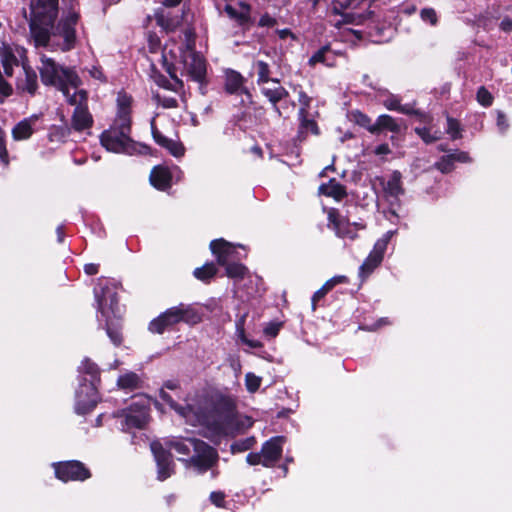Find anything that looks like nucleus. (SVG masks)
<instances>
[{
	"mask_svg": "<svg viewBox=\"0 0 512 512\" xmlns=\"http://www.w3.org/2000/svg\"><path fill=\"white\" fill-rule=\"evenodd\" d=\"M154 100L156 103L163 108H176L178 106V101L175 97L161 95L159 93L154 95Z\"/></svg>",
	"mask_w": 512,
	"mask_h": 512,
	"instance_id": "41",
	"label": "nucleus"
},
{
	"mask_svg": "<svg viewBox=\"0 0 512 512\" xmlns=\"http://www.w3.org/2000/svg\"><path fill=\"white\" fill-rule=\"evenodd\" d=\"M332 12L335 15H339L340 19L336 20L333 24L337 28H341L346 24L360 25L364 24L366 19L372 15V12H368L367 14H356V13H341L340 8L337 5H334L332 8Z\"/></svg>",
	"mask_w": 512,
	"mask_h": 512,
	"instance_id": "22",
	"label": "nucleus"
},
{
	"mask_svg": "<svg viewBox=\"0 0 512 512\" xmlns=\"http://www.w3.org/2000/svg\"><path fill=\"white\" fill-rule=\"evenodd\" d=\"M0 163L2 166L9 165V154L5 143V132L0 128Z\"/></svg>",
	"mask_w": 512,
	"mask_h": 512,
	"instance_id": "44",
	"label": "nucleus"
},
{
	"mask_svg": "<svg viewBox=\"0 0 512 512\" xmlns=\"http://www.w3.org/2000/svg\"><path fill=\"white\" fill-rule=\"evenodd\" d=\"M385 250L381 245L374 244L372 251L359 268V276L366 279L382 262Z\"/></svg>",
	"mask_w": 512,
	"mask_h": 512,
	"instance_id": "18",
	"label": "nucleus"
},
{
	"mask_svg": "<svg viewBox=\"0 0 512 512\" xmlns=\"http://www.w3.org/2000/svg\"><path fill=\"white\" fill-rule=\"evenodd\" d=\"M301 121V128L306 131H311L314 134H318V127L314 120L308 118V112L304 115H299Z\"/></svg>",
	"mask_w": 512,
	"mask_h": 512,
	"instance_id": "46",
	"label": "nucleus"
},
{
	"mask_svg": "<svg viewBox=\"0 0 512 512\" xmlns=\"http://www.w3.org/2000/svg\"><path fill=\"white\" fill-rule=\"evenodd\" d=\"M450 157L452 158L453 163L455 161L463 162V163L470 161V157H469L468 153L463 152V151L450 154Z\"/></svg>",
	"mask_w": 512,
	"mask_h": 512,
	"instance_id": "58",
	"label": "nucleus"
},
{
	"mask_svg": "<svg viewBox=\"0 0 512 512\" xmlns=\"http://www.w3.org/2000/svg\"><path fill=\"white\" fill-rule=\"evenodd\" d=\"M286 442L285 437L276 436L267 440L261 449L265 467H272L280 459L283 451V445Z\"/></svg>",
	"mask_w": 512,
	"mask_h": 512,
	"instance_id": "16",
	"label": "nucleus"
},
{
	"mask_svg": "<svg viewBox=\"0 0 512 512\" xmlns=\"http://www.w3.org/2000/svg\"><path fill=\"white\" fill-rule=\"evenodd\" d=\"M39 120L38 115H32L18 122L12 129V137L15 141L29 139L36 130V124Z\"/></svg>",
	"mask_w": 512,
	"mask_h": 512,
	"instance_id": "19",
	"label": "nucleus"
},
{
	"mask_svg": "<svg viewBox=\"0 0 512 512\" xmlns=\"http://www.w3.org/2000/svg\"><path fill=\"white\" fill-rule=\"evenodd\" d=\"M39 72L44 85H51L59 88L65 83H70L74 88L79 87L81 80L76 72L69 68L58 65L52 58L42 55Z\"/></svg>",
	"mask_w": 512,
	"mask_h": 512,
	"instance_id": "7",
	"label": "nucleus"
},
{
	"mask_svg": "<svg viewBox=\"0 0 512 512\" xmlns=\"http://www.w3.org/2000/svg\"><path fill=\"white\" fill-rule=\"evenodd\" d=\"M201 317L190 305L180 304L171 307L152 320L149 324V330L153 333L161 334L166 329L174 325L185 322L188 324H196L200 322Z\"/></svg>",
	"mask_w": 512,
	"mask_h": 512,
	"instance_id": "6",
	"label": "nucleus"
},
{
	"mask_svg": "<svg viewBox=\"0 0 512 512\" xmlns=\"http://www.w3.org/2000/svg\"><path fill=\"white\" fill-rule=\"evenodd\" d=\"M90 74L94 77V78H97V79H100L102 80L103 79V73L101 70H99L98 68H93L91 71H90Z\"/></svg>",
	"mask_w": 512,
	"mask_h": 512,
	"instance_id": "64",
	"label": "nucleus"
},
{
	"mask_svg": "<svg viewBox=\"0 0 512 512\" xmlns=\"http://www.w3.org/2000/svg\"><path fill=\"white\" fill-rule=\"evenodd\" d=\"M446 131L451 136L452 139L459 138L460 137L459 123L452 118H448Z\"/></svg>",
	"mask_w": 512,
	"mask_h": 512,
	"instance_id": "48",
	"label": "nucleus"
},
{
	"mask_svg": "<svg viewBox=\"0 0 512 512\" xmlns=\"http://www.w3.org/2000/svg\"><path fill=\"white\" fill-rule=\"evenodd\" d=\"M140 379L136 373L129 372L120 376L117 380L119 387L123 389H135L138 387Z\"/></svg>",
	"mask_w": 512,
	"mask_h": 512,
	"instance_id": "36",
	"label": "nucleus"
},
{
	"mask_svg": "<svg viewBox=\"0 0 512 512\" xmlns=\"http://www.w3.org/2000/svg\"><path fill=\"white\" fill-rule=\"evenodd\" d=\"M78 3L71 1L70 9L63 11L62 17L55 25L58 13V0H31L30 4V39L35 47L59 48L70 51L76 45V25L79 14Z\"/></svg>",
	"mask_w": 512,
	"mask_h": 512,
	"instance_id": "1",
	"label": "nucleus"
},
{
	"mask_svg": "<svg viewBox=\"0 0 512 512\" xmlns=\"http://www.w3.org/2000/svg\"><path fill=\"white\" fill-rule=\"evenodd\" d=\"M224 266L226 267L227 276L235 281L244 279L248 274V269L242 264L228 263Z\"/></svg>",
	"mask_w": 512,
	"mask_h": 512,
	"instance_id": "34",
	"label": "nucleus"
},
{
	"mask_svg": "<svg viewBox=\"0 0 512 512\" xmlns=\"http://www.w3.org/2000/svg\"><path fill=\"white\" fill-rule=\"evenodd\" d=\"M246 460L250 465L262 464L264 466V459L261 451L259 453H249L246 457Z\"/></svg>",
	"mask_w": 512,
	"mask_h": 512,
	"instance_id": "53",
	"label": "nucleus"
},
{
	"mask_svg": "<svg viewBox=\"0 0 512 512\" xmlns=\"http://www.w3.org/2000/svg\"><path fill=\"white\" fill-rule=\"evenodd\" d=\"M117 417L120 419V428L124 432L134 428L142 429L148 422V410L143 405L135 404Z\"/></svg>",
	"mask_w": 512,
	"mask_h": 512,
	"instance_id": "12",
	"label": "nucleus"
},
{
	"mask_svg": "<svg viewBox=\"0 0 512 512\" xmlns=\"http://www.w3.org/2000/svg\"><path fill=\"white\" fill-rule=\"evenodd\" d=\"M216 272H217V268L215 267V265L213 263H207L200 268H196L194 270V276L197 279L206 281V280H209L212 277H214Z\"/></svg>",
	"mask_w": 512,
	"mask_h": 512,
	"instance_id": "37",
	"label": "nucleus"
},
{
	"mask_svg": "<svg viewBox=\"0 0 512 512\" xmlns=\"http://www.w3.org/2000/svg\"><path fill=\"white\" fill-rule=\"evenodd\" d=\"M148 60L150 61L151 69L156 71L161 66L171 78H176L174 58L175 55L171 50L167 51V48H161L158 43H154L150 40V51Z\"/></svg>",
	"mask_w": 512,
	"mask_h": 512,
	"instance_id": "9",
	"label": "nucleus"
},
{
	"mask_svg": "<svg viewBox=\"0 0 512 512\" xmlns=\"http://www.w3.org/2000/svg\"><path fill=\"white\" fill-rule=\"evenodd\" d=\"M476 98L478 103L484 107H489L493 103L492 94L484 86L478 89Z\"/></svg>",
	"mask_w": 512,
	"mask_h": 512,
	"instance_id": "42",
	"label": "nucleus"
},
{
	"mask_svg": "<svg viewBox=\"0 0 512 512\" xmlns=\"http://www.w3.org/2000/svg\"><path fill=\"white\" fill-rule=\"evenodd\" d=\"M71 125L75 131H85L92 127L93 117L88 106L75 108L71 118Z\"/></svg>",
	"mask_w": 512,
	"mask_h": 512,
	"instance_id": "21",
	"label": "nucleus"
},
{
	"mask_svg": "<svg viewBox=\"0 0 512 512\" xmlns=\"http://www.w3.org/2000/svg\"><path fill=\"white\" fill-rule=\"evenodd\" d=\"M210 249L217 258L219 265H226L235 259H238L236 247L224 239H216L210 243Z\"/></svg>",
	"mask_w": 512,
	"mask_h": 512,
	"instance_id": "17",
	"label": "nucleus"
},
{
	"mask_svg": "<svg viewBox=\"0 0 512 512\" xmlns=\"http://www.w3.org/2000/svg\"><path fill=\"white\" fill-rule=\"evenodd\" d=\"M401 173L393 171L386 182H383V189L387 197L397 198L403 194L401 185Z\"/></svg>",
	"mask_w": 512,
	"mask_h": 512,
	"instance_id": "29",
	"label": "nucleus"
},
{
	"mask_svg": "<svg viewBox=\"0 0 512 512\" xmlns=\"http://www.w3.org/2000/svg\"><path fill=\"white\" fill-rule=\"evenodd\" d=\"M171 177L172 175L168 168L156 166L150 173V182L155 188L166 190L171 185Z\"/></svg>",
	"mask_w": 512,
	"mask_h": 512,
	"instance_id": "26",
	"label": "nucleus"
},
{
	"mask_svg": "<svg viewBox=\"0 0 512 512\" xmlns=\"http://www.w3.org/2000/svg\"><path fill=\"white\" fill-rule=\"evenodd\" d=\"M328 226L332 227L338 237L350 240L357 237V230L365 228L362 223H350L348 219L341 217L334 208L328 210Z\"/></svg>",
	"mask_w": 512,
	"mask_h": 512,
	"instance_id": "10",
	"label": "nucleus"
},
{
	"mask_svg": "<svg viewBox=\"0 0 512 512\" xmlns=\"http://www.w3.org/2000/svg\"><path fill=\"white\" fill-rule=\"evenodd\" d=\"M160 398L193 426L197 424L213 426L214 432L218 435L232 432L235 403L229 396L216 395L212 400V411L209 413L196 409L192 404H187L186 407L178 405L164 390L160 391Z\"/></svg>",
	"mask_w": 512,
	"mask_h": 512,
	"instance_id": "2",
	"label": "nucleus"
},
{
	"mask_svg": "<svg viewBox=\"0 0 512 512\" xmlns=\"http://www.w3.org/2000/svg\"><path fill=\"white\" fill-rule=\"evenodd\" d=\"M99 265L95 263H89L84 266V271L87 275H95L98 273Z\"/></svg>",
	"mask_w": 512,
	"mask_h": 512,
	"instance_id": "60",
	"label": "nucleus"
},
{
	"mask_svg": "<svg viewBox=\"0 0 512 512\" xmlns=\"http://www.w3.org/2000/svg\"><path fill=\"white\" fill-rule=\"evenodd\" d=\"M497 126L501 132H505L508 128V121L504 113H497Z\"/></svg>",
	"mask_w": 512,
	"mask_h": 512,
	"instance_id": "56",
	"label": "nucleus"
},
{
	"mask_svg": "<svg viewBox=\"0 0 512 512\" xmlns=\"http://www.w3.org/2000/svg\"><path fill=\"white\" fill-rule=\"evenodd\" d=\"M66 98V101L75 108L84 107L88 102L87 92L83 89L74 88L70 83H65L58 88Z\"/></svg>",
	"mask_w": 512,
	"mask_h": 512,
	"instance_id": "20",
	"label": "nucleus"
},
{
	"mask_svg": "<svg viewBox=\"0 0 512 512\" xmlns=\"http://www.w3.org/2000/svg\"><path fill=\"white\" fill-rule=\"evenodd\" d=\"M280 329V325L276 323H270L264 328V334L270 337H275Z\"/></svg>",
	"mask_w": 512,
	"mask_h": 512,
	"instance_id": "57",
	"label": "nucleus"
},
{
	"mask_svg": "<svg viewBox=\"0 0 512 512\" xmlns=\"http://www.w3.org/2000/svg\"><path fill=\"white\" fill-rule=\"evenodd\" d=\"M53 466L56 477L63 482L83 481L91 476L89 470L79 461H66Z\"/></svg>",
	"mask_w": 512,
	"mask_h": 512,
	"instance_id": "11",
	"label": "nucleus"
},
{
	"mask_svg": "<svg viewBox=\"0 0 512 512\" xmlns=\"http://www.w3.org/2000/svg\"><path fill=\"white\" fill-rule=\"evenodd\" d=\"M421 19L425 22L435 25L437 23L436 11L432 8H425L421 11Z\"/></svg>",
	"mask_w": 512,
	"mask_h": 512,
	"instance_id": "50",
	"label": "nucleus"
},
{
	"mask_svg": "<svg viewBox=\"0 0 512 512\" xmlns=\"http://www.w3.org/2000/svg\"><path fill=\"white\" fill-rule=\"evenodd\" d=\"M318 63H322L326 66H334V53L328 46H324L316 51L309 59V64L315 66Z\"/></svg>",
	"mask_w": 512,
	"mask_h": 512,
	"instance_id": "31",
	"label": "nucleus"
},
{
	"mask_svg": "<svg viewBox=\"0 0 512 512\" xmlns=\"http://www.w3.org/2000/svg\"><path fill=\"white\" fill-rule=\"evenodd\" d=\"M152 135L157 144L166 148L173 156L181 157L184 155V147L181 143L168 139L160 131H158L152 123Z\"/></svg>",
	"mask_w": 512,
	"mask_h": 512,
	"instance_id": "25",
	"label": "nucleus"
},
{
	"mask_svg": "<svg viewBox=\"0 0 512 512\" xmlns=\"http://www.w3.org/2000/svg\"><path fill=\"white\" fill-rule=\"evenodd\" d=\"M132 98L126 93L120 92L117 96V115L115 120L117 122L130 124Z\"/></svg>",
	"mask_w": 512,
	"mask_h": 512,
	"instance_id": "28",
	"label": "nucleus"
},
{
	"mask_svg": "<svg viewBox=\"0 0 512 512\" xmlns=\"http://www.w3.org/2000/svg\"><path fill=\"white\" fill-rule=\"evenodd\" d=\"M94 296L99 313L97 315L99 323L105 322L108 337L115 345H120L122 336L118 328L114 327V320L121 316L116 286L111 281L100 278L94 287Z\"/></svg>",
	"mask_w": 512,
	"mask_h": 512,
	"instance_id": "3",
	"label": "nucleus"
},
{
	"mask_svg": "<svg viewBox=\"0 0 512 512\" xmlns=\"http://www.w3.org/2000/svg\"><path fill=\"white\" fill-rule=\"evenodd\" d=\"M501 29L505 32L512 31V20L511 19H503L501 22Z\"/></svg>",
	"mask_w": 512,
	"mask_h": 512,
	"instance_id": "62",
	"label": "nucleus"
},
{
	"mask_svg": "<svg viewBox=\"0 0 512 512\" xmlns=\"http://www.w3.org/2000/svg\"><path fill=\"white\" fill-rule=\"evenodd\" d=\"M0 62L6 76H12L13 67L21 65L22 71L17 77V89L34 95L38 88L37 74L29 65L26 49L17 45L2 43L0 46Z\"/></svg>",
	"mask_w": 512,
	"mask_h": 512,
	"instance_id": "4",
	"label": "nucleus"
},
{
	"mask_svg": "<svg viewBox=\"0 0 512 512\" xmlns=\"http://www.w3.org/2000/svg\"><path fill=\"white\" fill-rule=\"evenodd\" d=\"M329 281H332V285L334 287L336 284L346 283L348 280H347L346 276H335V277L329 279Z\"/></svg>",
	"mask_w": 512,
	"mask_h": 512,
	"instance_id": "63",
	"label": "nucleus"
},
{
	"mask_svg": "<svg viewBox=\"0 0 512 512\" xmlns=\"http://www.w3.org/2000/svg\"><path fill=\"white\" fill-rule=\"evenodd\" d=\"M155 18H156L157 24L165 29H173L178 24V21L168 17L165 9H163V8L156 11Z\"/></svg>",
	"mask_w": 512,
	"mask_h": 512,
	"instance_id": "38",
	"label": "nucleus"
},
{
	"mask_svg": "<svg viewBox=\"0 0 512 512\" xmlns=\"http://www.w3.org/2000/svg\"><path fill=\"white\" fill-rule=\"evenodd\" d=\"M258 24L261 27H273L276 24V19L269 14H264L260 17Z\"/></svg>",
	"mask_w": 512,
	"mask_h": 512,
	"instance_id": "55",
	"label": "nucleus"
},
{
	"mask_svg": "<svg viewBox=\"0 0 512 512\" xmlns=\"http://www.w3.org/2000/svg\"><path fill=\"white\" fill-rule=\"evenodd\" d=\"M326 295V293L320 288L318 289L312 296V309L315 310L316 309V303L318 301H320L324 296Z\"/></svg>",
	"mask_w": 512,
	"mask_h": 512,
	"instance_id": "59",
	"label": "nucleus"
},
{
	"mask_svg": "<svg viewBox=\"0 0 512 512\" xmlns=\"http://www.w3.org/2000/svg\"><path fill=\"white\" fill-rule=\"evenodd\" d=\"M211 502L217 507H224L225 494L220 491H214L210 494Z\"/></svg>",
	"mask_w": 512,
	"mask_h": 512,
	"instance_id": "52",
	"label": "nucleus"
},
{
	"mask_svg": "<svg viewBox=\"0 0 512 512\" xmlns=\"http://www.w3.org/2000/svg\"><path fill=\"white\" fill-rule=\"evenodd\" d=\"M226 14L238 24L244 25L250 21L251 7L245 2H238L235 6L226 5L224 8Z\"/></svg>",
	"mask_w": 512,
	"mask_h": 512,
	"instance_id": "23",
	"label": "nucleus"
},
{
	"mask_svg": "<svg viewBox=\"0 0 512 512\" xmlns=\"http://www.w3.org/2000/svg\"><path fill=\"white\" fill-rule=\"evenodd\" d=\"M319 192L337 200L341 199L345 195L344 187L335 179H331L328 183L322 184L319 187Z\"/></svg>",
	"mask_w": 512,
	"mask_h": 512,
	"instance_id": "32",
	"label": "nucleus"
},
{
	"mask_svg": "<svg viewBox=\"0 0 512 512\" xmlns=\"http://www.w3.org/2000/svg\"><path fill=\"white\" fill-rule=\"evenodd\" d=\"M390 153V148L387 144H381L376 147L375 154L377 155H387Z\"/></svg>",
	"mask_w": 512,
	"mask_h": 512,
	"instance_id": "61",
	"label": "nucleus"
},
{
	"mask_svg": "<svg viewBox=\"0 0 512 512\" xmlns=\"http://www.w3.org/2000/svg\"><path fill=\"white\" fill-rule=\"evenodd\" d=\"M352 115L358 125L366 128L371 133V129L374 123H372L371 119L366 114L360 111H355L352 113Z\"/></svg>",
	"mask_w": 512,
	"mask_h": 512,
	"instance_id": "43",
	"label": "nucleus"
},
{
	"mask_svg": "<svg viewBox=\"0 0 512 512\" xmlns=\"http://www.w3.org/2000/svg\"><path fill=\"white\" fill-rule=\"evenodd\" d=\"M244 78L243 76L234 71L227 70L225 72V89L228 93H239L243 90Z\"/></svg>",
	"mask_w": 512,
	"mask_h": 512,
	"instance_id": "30",
	"label": "nucleus"
},
{
	"mask_svg": "<svg viewBox=\"0 0 512 512\" xmlns=\"http://www.w3.org/2000/svg\"><path fill=\"white\" fill-rule=\"evenodd\" d=\"M382 130L398 133L401 130V124L390 115L382 114L374 122L371 133L378 134Z\"/></svg>",
	"mask_w": 512,
	"mask_h": 512,
	"instance_id": "27",
	"label": "nucleus"
},
{
	"mask_svg": "<svg viewBox=\"0 0 512 512\" xmlns=\"http://www.w3.org/2000/svg\"><path fill=\"white\" fill-rule=\"evenodd\" d=\"M299 103L301 105V108L299 110V115H304L306 112H308V108L310 106L311 98L303 91L299 92Z\"/></svg>",
	"mask_w": 512,
	"mask_h": 512,
	"instance_id": "51",
	"label": "nucleus"
},
{
	"mask_svg": "<svg viewBox=\"0 0 512 512\" xmlns=\"http://www.w3.org/2000/svg\"><path fill=\"white\" fill-rule=\"evenodd\" d=\"M130 131V124L114 120L113 125L102 132L101 145L110 152L132 154L135 147L130 138Z\"/></svg>",
	"mask_w": 512,
	"mask_h": 512,
	"instance_id": "8",
	"label": "nucleus"
},
{
	"mask_svg": "<svg viewBox=\"0 0 512 512\" xmlns=\"http://www.w3.org/2000/svg\"><path fill=\"white\" fill-rule=\"evenodd\" d=\"M98 402L97 388L94 382L87 383L86 380L80 384L76 392L75 409L78 414H86L91 411Z\"/></svg>",
	"mask_w": 512,
	"mask_h": 512,
	"instance_id": "13",
	"label": "nucleus"
},
{
	"mask_svg": "<svg viewBox=\"0 0 512 512\" xmlns=\"http://www.w3.org/2000/svg\"><path fill=\"white\" fill-rule=\"evenodd\" d=\"M261 382L262 378L252 372H248L245 375V386L250 393H255L259 389Z\"/></svg>",
	"mask_w": 512,
	"mask_h": 512,
	"instance_id": "40",
	"label": "nucleus"
},
{
	"mask_svg": "<svg viewBox=\"0 0 512 512\" xmlns=\"http://www.w3.org/2000/svg\"><path fill=\"white\" fill-rule=\"evenodd\" d=\"M187 74L195 81L202 82L206 75L205 59L195 51H187L183 56Z\"/></svg>",
	"mask_w": 512,
	"mask_h": 512,
	"instance_id": "15",
	"label": "nucleus"
},
{
	"mask_svg": "<svg viewBox=\"0 0 512 512\" xmlns=\"http://www.w3.org/2000/svg\"><path fill=\"white\" fill-rule=\"evenodd\" d=\"M261 91L265 97L274 105L277 111L276 104L288 95L287 90L282 87L278 80H272L269 84H263Z\"/></svg>",
	"mask_w": 512,
	"mask_h": 512,
	"instance_id": "24",
	"label": "nucleus"
},
{
	"mask_svg": "<svg viewBox=\"0 0 512 512\" xmlns=\"http://www.w3.org/2000/svg\"><path fill=\"white\" fill-rule=\"evenodd\" d=\"M384 106L388 110L398 111L404 114L410 113V110L400 105L399 100L396 97H390L384 101Z\"/></svg>",
	"mask_w": 512,
	"mask_h": 512,
	"instance_id": "45",
	"label": "nucleus"
},
{
	"mask_svg": "<svg viewBox=\"0 0 512 512\" xmlns=\"http://www.w3.org/2000/svg\"><path fill=\"white\" fill-rule=\"evenodd\" d=\"M396 233L395 230L387 231L380 239H378L375 244L381 245L382 249L386 251L387 246L393 235Z\"/></svg>",
	"mask_w": 512,
	"mask_h": 512,
	"instance_id": "54",
	"label": "nucleus"
},
{
	"mask_svg": "<svg viewBox=\"0 0 512 512\" xmlns=\"http://www.w3.org/2000/svg\"><path fill=\"white\" fill-rule=\"evenodd\" d=\"M150 447L158 467L157 477L160 481H163L174 473L172 456L159 442H152Z\"/></svg>",
	"mask_w": 512,
	"mask_h": 512,
	"instance_id": "14",
	"label": "nucleus"
},
{
	"mask_svg": "<svg viewBox=\"0 0 512 512\" xmlns=\"http://www.w3.org/2000/svg\"><path fill=\"white\" fill-rule=\"evenodd\" d=\"M253 68L257 72V76H258L257 83L259 85L269 84L270 81L273 80V79H270V77H269V75H270L269 65L267 63H265L264 61H256L253 65Z\"/></svg>",
	"mask_w": 512,
	"mask_h": 512,
	"instance_id": "35",
	"label": "nucleus"
},
{
	"mask_svg": "<svg viewBox=\"0 0 512 512\" xmlns=\"http://www.w3.org/2000/svg\"><path fill=\"white\" fill-rule=\"evenodd\" d=\"M436 166L441 172L448 173L453 169L452 158L450 157V155H447L441 158V160L436 163Z\"/></svg>",
	"mask_w": 512,
	"mask_h": 512,
	"instance_id": "49",
	"label": "nucleus"
},
{
	"mask_svg": "<svg viewBox=\"0 0 512 512\" xmlns=\"http://www.w3.org/2000/svg\"><path fill=\"white\" fill-rule=\"evenodd\" d=\"M237 335L240 341L250 348H260L262 343L258 340L248 339L243 328H238Z\"/></svg>",
	"mask_w": 512,
	"mask_h": 512,
	"instance_id": "47",
	"label": "nucleus"
},
{
	"mask_svg": "<svg viewBox=\"0 0 512 512\" xmlns=\"http://www.w3.org/2000/svg\"><path fill=\"white\" fill-rule=\"evenodd\" d=\"M78 371L80 374H86L90 376L89 381L86 380L87 383H91L93 381L96 385L99 381V368L97 364L92 362L89 358H84L82 360Z\"/></svg>",
	"mask_w": 512,
	"mask_h": 512,
	"instance_id": "33",
	"label": "nucleus"
},
{
	"mask_svg": "<svg viewBox=\"0 0 512 512\" xmlns=\"http://www.w3.org/2000/svg\"><path fill=\"white\" fill-rule=\"evenodd\" d=\"M415 132L426 143H432V142L440 139V136H441L440 131L436 130V131L432 132L431 128H427V127H416Z\"/></svg>",
	"mask_w": 512,
	"mask_h": 512,
	"instance_id": "39",
	"label": "nucleus"
},
{
	"mask_svg": "<svg viewBox=\"0 0 512 512\" xmlns=\"http://www.w3.org/2000/svg\"><path fill=\"white\" fill-rule=\"evenodd\" d=\"M169 447L183 456H188L193 451L194 454L189 460H185V463L187 467H193L198 473L206 472L218 460L217 451L204 441L198 439H177L171 441Z\"/></svg>",
	"mask_w": 512,
	"mask_h": 512,
	"instance_id": "5",
	"label": "nucleus"
}]
</instances>
